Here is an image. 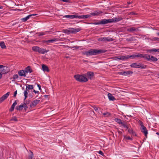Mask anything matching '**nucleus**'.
<instances>
[{
	"instance_id": "nucleus-1",
	"label": "nucleus",
	"mask_w": 159,
	"mask_h": 159,
	"mask_svg": "<svg viewBox=\"0 0 159 159\" xmlns=\"http://www.w3.org/2000/svg\"><path fill=\"white\" fill-rule=\"evenodd\" d=\"M123 18L120 17H115V18L110 19H103L97 22L93 23L94 25H105L111 23H116L122 20Z\"/></svg>"
},
{
	"instance_id": "nucleus-2",
	"label": "nucleus",
	"mask_w": 159,
	"mask_h": 159,
	"mask_svg": "<svg viewBox=\"0 0 159 159\" xmlns=\"http://www.w3.org/2000/svg\"><path fill=\"white\" fill-rule=\"evenodd\" d=\"M106 50L104 49H91L88 51L83 52V54L89 57L90 56L95 55L100 53H103L106 52Z\"/></svg>"
},
{
	"instance_id": "nucleus-3",
	"label": "nucleus",
	"mask_w": 159,
	"mask_h": 159,
	"mask_svg": "<svg viewBox=\"0 0 159 159\" xmlns=\"http://www.w3.org/2000/svg\"><path fill=\"white\" fill-rule=\"evenodd\" d=\"M75 79L78 81L81 82H85L88 81V78L86 77V74L83 75H76L74 76Z\"/></svg>"
},
{
	"instance_id": "nucleus-4",
	"label": "nucleus",
	"mask_w": 159,
	"mask_h": 159,
	"mask_svg": "<svg viewBox=\"0 0 159 159\" xmlns=\"http://www.w3.org/2000/svg\"><path fill=\"white\" fill-rule=\"evenodd\" d=\"M131 67L139 68L141 69H145L147 66L140 62L132 63L130 65Z\"/></svg>"
},
{
	"instance_id": "nucleus-5",
	"label": "nucleus",
	"mask_w": 159,
	"mask_h": 159,
	"mask_svg": "<svg viewBox=\"0 0 159 159\" xmlns=\"http://www.w3.org/2000/svg\"><path fill=\"white\" fill-rule=\"evenodd\" d=\"M32 49L34 52H38L41 54H44L48 52V51L43 48H41L38 46L33 47Z\"/></svg>"
},
{
	"instance_id": "nucleus-6",
	"label": "nucleus",
	"mask_w": 159,
	"mask_h": 159,
	"mask_svg": "<svg viewBox=\"0 0 159 159\" xmlns=\"http://www.w3.org/2000/svg\"><path fill=\"white\" fill-rule=\"evenodd\" d=\"M144 59H146L148 61L153 62H156L158 60L157 57L148 54H145Z\"/></svg>"
},
{
	"instance_id": "nucleus-7",
	"label": "nucleus",
	"mask_w": 159,
	"mask_h": 159,
	"mask_svg": "<svg viewBox=\"0 0 159 159\" xmlns=\"http://www.w3.org/2000/svg\"><path fill=\"white\" fill-rule=\"evenodd\" d=\"M80 29L79 28H71L70 29V30H65L64 32L67 34H70V33H75L77 32L80 31Z\"/></svg>"
},
{
	"instance_id": "nucleus-8",
	"label": "nucleus",
	"mask_w": 159,
	"mask_h": 159,
	"mask_svg": "<svg viewBox=\"0 0 159 159\" xmlns=\"http://www.w3.org/2000/svg\"><path fill=\"white\" fill-rule=\"evenodd\" d=\"M145 54L141 53H135L133 55H131V59H134L136 57L139 58H144Z\"/></svg>"
},
{
	"instance_id": "nucleus-9",
	"label": "nucleus",
	"mask_w": 159,
	"mask_h": 159,
	"mask_svg": "<svg viewBox=\"0 0 159 159\" xmlns=\"http://www.w3.org/2000/svg\"><path fill=\"white\" fill-rule=\"evenodd\" d=\"M127 31L130 33H133L134 32H138L140 31L139 28H135V27H132L128 28Z\"/></svg>"
},
{
	"instance_id": "nucleus-10",
	"label": "nucleus",
	"mask_w": 159,
	"mask_h": 159,
	"mask_svg": "<svg viewBox=\"0 0 159 159\" xmlns=\"http://www.w3.org/2000/svg\"><path fill=\"white\" fill-rule=\"evenodd\" d=\"M141 131L143 133L144 135L147 138V134H148V130L143 125H142V127L140 128Z\"/></svg>"
},
{
	"instance_id": "nucleus-11",
	"label": "nucleus",
	"mask_w": 159,
	"mask_h": 159,
	"mask_svg": "<svg viewBox=\"0 0 159 159\" xmlns=\"http://www.w3.org/2000/svg\"><path fill=\"white\" fill-rule=\"evenodd\" d=\"M10 92H8L7 93H6L3 95L0 98V103L3 102L6 99L9 95L10 94Z\"/></svg>"
},
{
	"instance_id": "nucleus-12",
	"label": "nucleus",
	"mask_w": 159,
	"mask_h": 159,
	"mask_svg": "<svg viewBox=\"0 0 159 159\" xmlns=\"http://www.w3.org/2000/svg\"><path fill=\"white\" fill-rule=\"evenodd\" d=\"M94 76V74L91 71H88L86 74V76L89 79H92Z\"/></svg>"
},
{
	"instance_id": "nucleus-13",
	"label": "nucleus",
	"mask_w": 159,
	"mask_h": 159,
	"mask_svg": "<svg viewBox=\"0 0 159 159\" xmlns=\"http://www.w3.org/2000/svg\"><path fill=\"white\" fill-rule=\"evenodd\" d=\"M40 102V100H39L36 99L34 100L30 104V107H35Z\"/></svg>"
},
{
	"instance_id": "nucleus-14",
	"label": "nucleus",
	"mask_w": 159,
	"mask_h": 159,
	"mask_svg": "<svg viewBox=\"0 0 159 159\" xmlns=\"http://www.w3.org/2000/svg\"><path fill=\"white\" fill-rule=\"evenodd\" d=\"M102 13V12L101 11H95L91 13L89 15L90 16V17H91L92 16H98Z\"/></svg>"
},
{
	"instance_id": "nucleus-15",
	"label": "nucleus",
	"mask_w": 159,
	"mask_h": 159,
	"mask_svg": "<svg viewBox=\"0 0 159 159\" xmlns=\"http://www.w3.org/2000/svg\"><path fill=\"white\" fill-rule=\"evenodd\" d=\"M133 73V72L131 71L120 72V74L124 76H127L130 74H132Z\"/></svg>"
},
{
	"instance_id": "nucleus-16",
	"label": "nucleus",
	"mask_w": 159,
	"mask_h": 159,
	"mask_svg": "<svg viewBox=\"0 0 159 159\" xmlns=\"http://www.w3.org/2000/svg\"><path fill=\"white\" fill-rule=\"evenodd\" d=\"M147 51L150 53H152L157 52H159V48H153L151 49H148L147 50Z\"/></svg>"
},
{
	"instance_id": "nucleus-17",
	"label": "nucleus",
	"mask_w": 159,
	"mask_h": 159,
	"mask_svg": "<svg viewBox=\"0 0 159 159\" xmlns=\"http://www.w3.org/2000/svg\"><path fill=\"white\" fill-rule=\"evenodd\" d=\"M17 101L16 100L13 103L11 106V108L9 109V111H12L14 109L15 107L17 105Z\"/></svg>"
},
{
	"instance_id": "nucleus-18",
	"label": "nucleus",
	"mask_w": 159,
	"mask_h": 159,
	"mask_svg": "<svg viewBox=\"0 0 159 159\" xmlns=\"http://www.w3.org/2000/svg\"><path fill=\"white\" fill-rule=\"evenodd\" d=\"M57 41V38H54L52 39L45 40L44 41V43H52L54 42H56Z\"/></svg>"
},
{
	"instance_id": "nucleus-19",
	"label": "nucleus",
	"mask_w": 159,
	"mask_h": 159,
	"mask_svg": "<svg viewBox=\"0 0 159 159\" xmlns=\"http://www.w3.org/2000/svg\"><path fill=\"white\" fill-rule=\"evenodd\" d=\"M25 70H20L18 72V74L20 76H23L24 77H25L26 75L25 74Z\"/></svg>"
},
{
	"instance_id": "nucleus-20",
	"label": "nucleus",
	"mask_w": 159,
	"mask_h": 159,
	"mask_svg": "<svg viewBox=\"0 0 159 159\" xmlns=\"http://www.w3.org/2000/svg\"><path fill=\"white\" fill-rule=\"evenodd\" d=\"M25 73H31L33 72L32 70L31 69L30 66H28L25 68Z\"/></svg>"
},
{
	"instance_id": "nucleus-21",
	"label": "nucleus",
	"mask_w": 159,
	"mask_h": 159,
	"mask_svg": "<svg viewBox=\"0 0 159 159\" xmlns=\"http://www.w3.org/2000/svg\"><path fill=\"white\" fill-rule=\"evenodd\" d=\"M42 69L44 71L48 72L49 71L48 67L46 65L43 64L42 65Z\"/></svg>"
},
{
	"instance_id": "nucleus-22",
	"label": "nucleus",
	"mask_w": 159,
	"mask_h": 159,
	"mask_svg": "<svg viewBox=\"0 0 159 159\" xmlns=\"http://www.w3.org/2000/svg\"><path fill=\"white\" fill-rule=\"evenodd\" d=\"M107 96L110 101H114L116 99L115 97L110 93H108Z\"/></svg>"
},
{
	"instance_id": "nucleus-23",
	"label": "nucleus",
	"mask_w": 159,
	"mask_h": 159,
	"mask_svg": "<svg viewBox=\"0 0 159 159\" xmlns=\"http://www.w3.org/2000/svg\"><path fill=\"white\" fill-rule=\"evenodd\" d=\"M80 19H84L90 17V16L89 15V14L87 15H80Z\"/></svg>"
},
{
	"instance_id": "nucleus-24",
	"label": "nucleus",
	"mask_w": 159,
	"mask_h": 159,
	"mask_svg": "<svg viewBox=\"0 0 159 159\" xmlns=\"http://www.w3.org/2000/svg\"><path fill=\"white\" fill-rule=\"evenodd\" d=\"M26 87V90H28V92H29V90L30 89H34V87L32 85L27 84Z\"/></svg>"
},
{
	"instance_id": "nucleus-25",
	"label": "nucleus",
	"mask_w": 159,
	"mask_h": 159,
	"mask_svg": "<svg viewBox=\"0 0 159 159\" xmlns=\"http://www.w3.org/2000/svg\"><path fill=\"white\" fill-rule=\"evenodd\" d=\"M123 61L127 60L129 58H131L130 55L123 56Z\"/></svg>"
},
{
	"instance_id": "nucleus-26",
	"label": "nucleus",
	"mask_w": 159,
	"mask_h": 159,
	"mask_svg": "<svg viewBox=\"0 0 159 159\" xmlns=\"http://www.w3.org/2000/svg\"><path fill=\"white\" fill-rule=\"evenodd\" d=\"M114 120L119 124H121L123 122L120 119L116 118H115Z\"/></svg>"
},
{
	"instance_id": "nucleus-27",
	"label": "nucleus",
	"mask_w": 159,
	"mask_h": 159,
	"mask_svg": "<svg viewBox=\"0 0 159 159\" xmlns=\"http://www.w3.org/2000/svg\"><path fill=\"white\" fill-rule=\"evenodd\" d=\"M46 32H40L37 33V34H38V36H40L46 34Z\"/></svg>"
},
{
	"instance_id": "nucleus-28",
	"label": "nucleus",
	"mask_w": 159,
	"mask_h": 159,
	"mask_svg": "<svg viewBox=\"0 0 159 159\" xmlns=\"http://www.w3.org/2000/svg\"><path fill=\"white\" fill-rule=\"evenodd\" d=\"M0 46L1 48L2 49L5 48H6L5 43L3 42H0Z\"/></svg>"
},
{
	"instance_id": "nucleus-29",
	"label": "nucleus",
	"mask_w": 159,
	"mask_h": 159,
	"mask_svg": "<svg viewBox=\"0 0 159 159\" xmlns=\"http://www.w3.org/2000/svg\"><path fill=\"white\" fill-rule=\"evenodd\" d=\"M121 125L123 126L125 128H126L127 129H128L129 127V125L125 123L124 122H123L121 124Z\"/></svg>"
},
{
	"instance_id": "nucleus-30",
	"label": "nucleus",
	"mask_w": 159,
	"mask_h": 159,
	"mask_svg": "<svg viewBox=\"0 0 159 159\" xmlns=\"http://www.w3.org/2000/svg\"><path fill=\"white\" fill-rule=\"evenodd\" d=\"M98 40L100 42H105V37L99 38L98 39Z\"/></svg>"
},
{
	"instance_id": "nucleus-31",
	"label": "nucleus",
	"mask_w": 159,
	"mask_h": 159,
	"mask_svg": "<svg viewBox=\"0 0 159 159\" xmlns=\"http://www.w3.org/2000/svg\"><path fill=\"white\" fill-rule=\"evenodd\" d=\"M8 68L7 67L5 66H4L3 67V70H2V72L3 73H7L8 72V71H6L7 69Z\"/></svg>"
},
{
	"instance_id": "nucleus-32",
	"label": "nucleus",
	"mask_w": 159,
	"mask_h": 159,
	"mask_svg": "<svg viewBox=\"0 0 159 159\" xmlns=\"http://www.w3.org/2000/svg\"><path fill=\"white\" fill-rule=\"evenodd\" d=\"M24 95L25 96V98L24 99V100L25 101V100L26 99V98L28 96V90H25L24 92Z\"/></svg>"
},
{
	"instance_id": "nucleus-33",
	"label": "nucleus",
	"mask_w": 159,
	"mask_h": 159,
	"mask_svg": "<svg viewBox=\"0 0 159 159\" xmlns=\"http://www.w3.org/2000/svg\"><path fill=\"white\" fill-rule=\"evenodd\" d=\"M28 159H34L33 158V154L32 152H31V153L29 154L28 157Z\"/></svg>"
},
{
	"instance_id": "nucleus-34",
	"label": "nucleus",
	"mask_w": 159,
	"mask_h": 159,
	"mask_svg": "<svg viewBox=\"0 0 159 159\" xmlns=\"http://www.w3.org/2000/svg\"><path fill=\"white\" fill-rule=\"evenodd\" d=\"M105 42L106 41H113V39L111 38H110L109 37H105Z\"/></svg>"
},
{
	"instance_id": "nucleus-35",
	"label": "nucleus",
	"mask_w": 159,
	"mask_h": 159,
	"mask_svg": "<svg viewBox=\"0 0 159 159\" xmlns=\"http://www.w3.org/2000/svg\"><path fill=\"white\" fill-rule=\"evenodd\" d=\"M64 17L73 19V15H66L64 16Z\"/></svg>"
},
{
	"instance_id": "nucleus-36",
	"label": "nucleus",
	"mask_w": 159,
	"mask_h": 159,
	"mask_svg": "<svg viewBox=\"0 0 159 159\" xmlns=\"http://www.w3.org/2000/svg\"><path fill=\"white\" fill-rule=\"evenodd\" d=\"M115 58L119 60L123 61V56H119L117 57H115Z\"/></svg>"
},
{
	"instance_id": "nucleus-37",
	"label": "nucleus",
	"mask_w": 159,
	"mask_h": 159,
	"mask_svg": "<svg viewBox=\"0 0 159 159\" xmlns=\"http://www.w3.org/2000/svg\"><path fill=\"white\" fill-rule=\"evenodd\" d=\"M80 15L78 14H76L75 15H73V19L74 18H79L80 19Z\"/></svg>"
},
{
	"instance_id": "nucleus-38",
	"label": "nucleus",
	"mask_w": 159,
	"mask_h": 159,
	"mask_svg": "<svg viewBox=\"0 0 159 159\" xmlns=\"http://www.w3.org/2000/svg\"><path fill=\"white\" fill-rule=\"evenodd\" d=\"M124 139L126 140H132V139L129 136H124Z\"/></svg>"
},
{
	"instance_id": "nucleus-39",
	"label": "nucleus",
	"mask_w": 159,
	"mask_h": 159,
	"mask_svg": "<svg viewBox=\"0 0 159 159\" xmlns=\"http://www.w3.org/2000/svg\"><path fill=\"white\" fill-rule=\"evenodd\" d=\"M103 115L105 116L108 117L110 115V113L109 112H106L105 113H103Z\"/></svg>"
},
{
	"instance_id": "nucleus-40",
	"label": "nucleus",
	"mask_w": 159,
	"mask_h": 159,
	"mask_svg": "<svg viewBox=\"0 0 159 159\" xmlns=\"http://www.w3.org/2000/svg\"><path fill=\"white\" fill-rule=\"evenodd\" d=\"M10 120H13L15 121H18V120L17 119V118L16 116H14Z\"/></svg>"
},
{
	"instance_id": "nucleus-41",
	"label": "nucleus",
	"mask_w": 159,
	"mask_h": 159,
	"mask_svg": "<svg viewBox=\"0 0 159 159\" xmlns=\"http://www.w3.org/2000/svg\"><path fill=\"white\" fill-rule=\"evenodd\" d=\"M18 77H19V76H18V75L17 74H15V75H13V79H14V80H15L16 79H18Z\"/></svg>"
},
{
	"instance_id": "nucleus-42",
	"label": "nucleus",
	"mask_w": 159,
	"mask_h": 159,
	"mask_svg": "<svg viewBox=\"0 0 159 159\" xmlns=\"http://www.w3.org/2000/svg\"><path fill=\"white\" fill-rule=\"evenodd\" d=\"M134 38V37H131V38H127L126 39V40L128 41V42H129V41H133V38Z\"/></svg>"
},
{
	"instance_id": "nucleus-43",
	"label": "nucleus",
	"mask_w": 159,
	"mask_h": 159,
	"mask_svg": "<svg viewBox=\"0 0 159 159\" xmlns=\"http://www.w3.org/2000/svg\"><path fill=\"white\" fill-rule=\"evenodd\" d=\"M30 102V100H28L25 101L24 103H25L26 105L28 104Z\"/></svg>"
},
{
	"instance_id": "nucleus-44",
	"label": "nucleus",
	"mask_w": 159,
	"mask_h": 159,
	"mask_svg": "<svg viewBox=\"0 0 159 159\" xmlns=\"http://www.w3.org/2000/svg\"><path fill=\"white\" fill-rule=\"evenodd\" d=\"M26 105V104H25V103H22L20 105V107L21 108V110H22V108H24V105Z\"/></svg>"
},
{
	"instance_id": "nucleus-45",
	"label": "nucleus",
	"mask_w": 159,
	"mask_h": 159,
	"mask_svg": "<svg viewBox=\"0 0 159 159\" xmlns=\"http://www.w3.org/2000/svg\"><path fill=\"white\" fill-rule=\"evenodd\" d=\"M21 20L23 21V22H25L26 21H27L28 20L27 18L26 17L25 18H22L21 19Z\"/></svg>"
},
{
	"instance_id": "nucleus-46",
	"label": "nucleus",
	"mask_w": 159,
	"mask_h": 159,
	"mask_svg": "<svg viewBox=\"0 0 159 159\" xmlns=\"http://www.w3.org/2000/svg\"><path fill=\"white\" fill-rule=\"evenodd\" d=\"M127 129H128V132L129 133L131 134L132 133L133 130L131 129L129 127Z\"/></svg>"
},
{
	"instance_id": "nucleus-47",
	"label": "nucleus",
	"mask_w": 159,
	"mask_h": 159,
	"mask_svg": "<svg viewBox=\"0 0 159 159\" xmlns=\"http://www.w3.org/2000/svg\"><path fill=\"white\" fill-rule=\"evenodd\" d=\"M98 152L99 154H100L101 155H102L103 156H104V154L103 152L102 151H99V152Z\"/></svg>"
},
{
	"instance_id": "nucleus-48",
	"label": "nucleus",
	"mask_w": 159,
	"mask_h": 159,
	"mask_svg": "<svg viewBox=\"0 0 159 159\" xmlns=\"http://www.w3.org/2000/svg\"><path fill=\"white\" fill-rule=\"evenodd\" d=\"M16 109L17 110H19V111H21V108L20 107V106H16Z\"/></svg>"
},
{
	"instance_id": "nucleus-49",
	"label": "nucleus",
	"mask_w": 159,
	"mask_h": 159,
	"mask_svg": "<svg viewBox=\"0 0 159 159\" xmlns=\"http://www.w3.org/2000/svg\"><path fill=\"white\" fill-rule=\"evenodd\" d=\"M153 40L154 41H159V38L157 37H154L153 38Z\"/></svg>"
},
{
	"instance_id": "nucleus-50",
	"label": "nucleus",
	"mask_w": 159,
	"mask_h": 159,
	"mask_svg": "<svg viewBox=\"0 0 159 159\" xmlns=\"http://www.w3.org/2000/svg\"><path fill=\"white\" fill-rule=\"evenodd\" d=\"M136 14H137L136 13H135L134 12H130L129 14V15H136Z\"/></svg>"
},
{
	"instance_id": "nucleus-51",
	"label": "nucleus",
	"mask_w": 159,
	"mask_h": 159,
	"mask_svg": "<svg viewBox=\"0 0 159 159\" xmlns=\"http://www.w3.org/2000/svg\"><path fill=\"white\" fill-rule=\"evenodd\" d=\"M92 107H93V108L94 109V110L96 111H98V109L97 107H96L95 106H92Z\"/></svg>"
},
{
	"instance_id": "nucleus-52",
	"label": "nucleus",
	"mask_w": 159,
	"mask_h": 159,
	"mask_svg": "<svg viewBox=\"0 0 159 159\" xmlns=\"http://www.w3.org/2000/svg\"><path fill=\"white\" fill-rule=\"evenodd\" d=\"M37 15H38L37 14H33L29 15V16H30V17H31L32 16H36Z\"/></svg>"
},
{
	"instance_id": "nucleus-53",
	"label": "nucleus",
	"mask_w": 159,
	"mask_h": 159,
	"mask_svg": "<svg viewBox=\"0 0 159 159\" xmlns=\"http://www.w3.org/2000/svg\"><path fill=\"white\" fill-rule=\"evenodd\" d=\"M28 108V107L27 106V105H25L24 107V110L25 111H26V110Z\"/></svg>"
},
{
	"instance_id": "nucleus-54",
	"label": "nucleus",
	"mask_w": 159,
	"mask_h": 159,
	"mask_svg": "<svg viewBox=\"0 0 159 159\" xmlns=\"http://www.w3.org/2000/svg\"><path fill=\"white\" fill-rule=\"evenodd\" d=\"M17 94V90H16L14 93L13 96L14 97H15L16 96Z\"/></svg>"
},
{
	"instance_id": "nucleus-55",
	"label": "nucleus",
	"mask_w": 159,
	"mask_h": 159,
	"mask_svg": "<svg viewBox=\"0 0 159 159\" xmlns=\"http://www.w3.org/2000/svg\"><path fill=\"white\" fill-rule=\"evenodd\" d=\"M37 86L39 88V90H41V86L39 84H37Z\"/></svg>"
},
{
	"instance_id": "nucleus-56",
	"label": "nucleus",
	"mask_w": 159,
	"mask_h": 159,
	"mask_svg": "<svg viewBox=\"0 0 159 159\" xmlns=\"http://www.w3.org/2000/svg\"><path fill=\"white\" fill-rule=\"evenodd\" d=\"M118 132L119 134L121 135H122V132L121 131L119 130V131H118Z\"/></svg>"
},
{
	"instance_id": "nucleus-57",
	"label": "nucleus",
	"mask_w": 159,
	"mask_h": 159,
	"mask_svg": "<svg viewBox=\"0 0 159 159\" xmlns=\"http://www.w3.org/2000/svg\"><path fill=\"white\" fill-rule=\"evenodd\" d=\"M33 92H34L35 93H39V91H37L35 90H34L33 91Z\"/></svg>"
},
{
	"instance_id": "nucleus-58",
	"label": "nucleus",
	"mask_w": 159,
	"mask_h": 159,
	"mask_svg": "<svg viewBox=\"0 0 159 159\" xmlns=\"http://www.w3.org/2000/svg\"><path fill=\"white\" fill-rule=\"evenodd\" d=\"M135 134V132L134 131H133V130L132 133H131V134H132L133 135H134Z\"/></svg>"
},
{
	"instance_id": "nucleus-59",
	"label": "nucleus",
	"mask_w": 159,
	"mask_h": 159,
	"mask_svg": "<svg viewBox=\"0 0 159 159\" xmlns=\"http://www.w3.org/2000/svg\"><path fill=\"white\" fill-rule=\"evenodd\" d=\"M30 16H26V17L27 18V20L29 19L30 18Z\"/></svg>"
},
{
	"instance_id": "nucleus-60",
	"label": "nucleus",
	"mask_w": 159,
	"mask_h": 159,
	"mask_svg": "<svg viewBox=\"0 0 159 159\" xmlns=\"http://www.w3.org/2000/svg\"><path fill=\"white\" fill-rule=\"evenodd\" d=\"M4 67V66H3V65H0V68H2V67Z\"/></svg>"
},
{
	"instance_id": "nucleus-61",
	"label": "nucleus",
	"mask_w": 159,
	"mask_h": 159,
	"mask_svg": "<svg viewBox=\"0 0 159 159\" xmlns=\"http://www.w3.org/2000/svg\"><path fill=\"white\" fill-rule=\"evenodd\" d=\"M140 125L141 126V127H142V125H143V123L141 121L140 122Z\"/></svg>"
},
{
	"instance_id": "nucleus-62",
	"label": "nucleus",
	"mask_w": 159,
	"mask_h": 159,
	"mask_svg": "<svg viewBox=\"0 0 159 159\" xmlns=\"http://www.w3.org/2000/svg\"><path fill=\"white\" fill-rule=\"evenodd\" d=\"M2 74L1 73H0V79L2 78Z\"/></svg>"
},
{
	"instance_id": "nucleus-63",
	"label": "nucleus",
	"mask_w": 159,
	"mask_h": 159,
	"mask_svg": "<svg viewBox=\"0 0 159 159\" xmlns=\"http://www.w3.org/2000/svg\"><path fill=\"white\" fill-rule=\"evenodd\" d=\"M3 8V6L0 5V9H2Z\"/></svg>"
},
{
	"instance_id": "nucleus-64",
	"label": "nucleus",
	"mask_w": 159,
	"mask_h": 159,
	"mask_svg": "<svg viewBox=\"0 0 159 159\" xmlns=\"http://www.w3.org/2000/svg\"><path fill=\"white\" fill-rule=\"evenodd\" d=\"M44 96L45 97V98H48V96L47 95H44Z\"/></svg>"
}]
</instances>
